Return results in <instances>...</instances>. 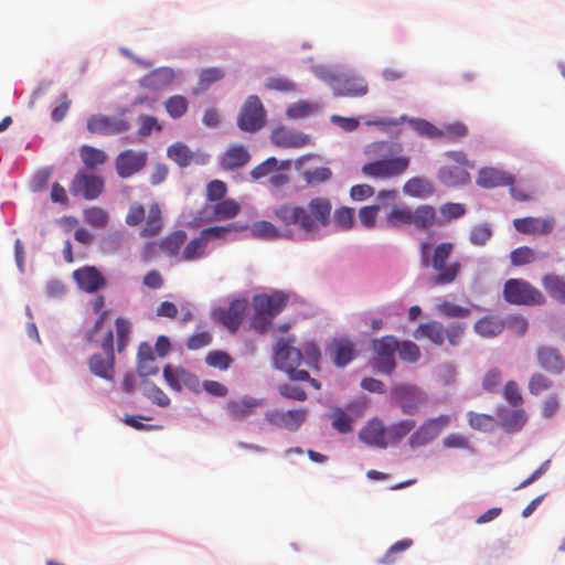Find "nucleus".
I'll return each instance as SVG.
<instances>
[{"instance_id": "1", "label": "nucleus", "mask_w": 565, "mask_h": 565, "mask_svg": "<svg viewBox=\"0 0 565 565\" xmlns=\"http://www.w3.org/2000/svg\"><path fill=\"white\" fill-rule=\"evenodd\" d=\"M331 213L332 204L326 196L311 199L307 206L284 202L273 210V216L280 224L281 230L271 222L260 221L255 224V231L259 236L269 238H292L295 228L307 236H313L320 228L327 227L331 223Z\"/></svg>"}, {"instance_id": "2", "label": "nucleus", "mask_w": 565, "mask_h": 565, "mask_svg": "<svg viewBox=\"0 0 565 565\" xmlns=\"http://www.w3.org/2000/svg\"><path fill=\"white\" fill-rule=\"evenodd\" d=\"M455 245L450 242H441L434 248L428 241L419 244V260L423 268L430 267L436 271L429 278V285L433 287L447 286L452 284L461 271V263L459 260L449 262Z\"/></svg>"}, {"instance_id": "3", "label": "nucleus", "mask_w": 565, "mask_h": 565, "mask_svg": "<svg viewBox=\"0 0 565 565\" xmlns=\"http://www.w3.org/2000/svg\"><path fill=\"white\" fill-rule=\"evenodd\" d=\"M436 209L429 204L418 205L415 210L407 205L394 204L386 215L387 225L399 227L414 225L418 231H427L436 224Z\"/></svg>"}, {"instance_id": "4", "label": "nucleus", "mask_w": 565, "mask_h": 565, "mask_svg": "<svg viewBox=\"0 0 565 565\" xmlns=\"http://www.w3.org/2000/svg\"><path fill=\"white\" fill-rule=\"evenodd\" d=\"M503 297L507 302L518 306H541L546 301L535 286L520 278H510L504 282Z\"/></svg>"}, {"instance_id": "5", "label": "nucleus", "mask_w": 565, "mask_h": 565, "mask_svg": "<svg viewBox=\"0 0 565 565\" xmlns=\"http://www.w3.org/2000/svg\"><path fill=\"white\" fill-rule=\"evenodd\" d=\"M408 156L383 158L362 166L364 177L379 180H391L403 175L409 168Z\"/></svg>"}, {"instance_id": "6", "label": "nucleus", "mask_w": 565, "mask_h": 565, "mask_svg": "<svg viewBox=\"0 0 565 565\" xmlns=\"http://www.w3.org/2000/svg\"><path fill=\"white\" fill-rule=\"evenodd\" d=\"M391 397L401 408L403 414L414 415L418 413L427 401V394L418 386L401 383L392 387Z\"/></svg>"}, {"instance_id": "7", "label": "nucleus", "mask_w": 565, "mask_h": 565, "mask_svg": "<svg viewBox=\"0 0 565 565\" xmlns=\"http://www.w3.org/2000/svg\"><path fill=\"white\" fill-rule=\"evenodd\" d=\"M105 182L99 175L78 170L70 184L73 196H81L87 201L97 199L104 191Z\"/></svg>"}, {"instance_id": "8", "label": "nucleus", "mask_w": 565, "mask_h": 565, "mask_svg": "<svg viewBox=\"0 0 565 565\" xmlns=\"http://www.w3.org/2000/svg\"><path fill=\"white\" fill-rule=\"evenodd\" d=\"M265 125V109L257 96H249L241 108L237 126L246 132H256Z\"/></svg>"}, {"instance_id": "9", "label": "nucleus", "mask_w": 565, "mask_h": 565, "mask_svg": "<svg viewBox=\"0 0 565 565\" xmlns=\"http://www.w3.org/2000/svg\"><path fill=\"white\" fill-rule=\"evenodd\" d=\"M450 424V416L441 414L437 417L426 419L411 436L412 447L424 446L434 440Z\"/></svg>"}, {"instance_id": "10", "label": "nucleus", "mask_w": 565, "mask_h": 565, "mask_svg": "<svg viewBox=\"0 0 565 565\" xmlns=\"http://www.w3.org/2000/svg\"><path fill=\"white\" fill-rule=\"evenodd\" d=\"M162 375L168 386L174 392H181L183 387L195 393L200 391L199 377L183 366L166 365Z\"/></svg>"}, {"instance_id": "11", "label": "nucleus", "mask_w": 565, "mask_h": 565, "mask_svg": "<svg viewBox=\"0 0 565 565\" xmlns=\"http://www.w3.org/2000/svg\"><path fill=\"white\" fill-rule=\"evenodd\" d=\"M148 160V153L143 150H125L120 152L115 160L117 174L122 179H128L141 171Z\"/></svg>"}, {"instance_id": "12", "label": "nucleus", "mask_w": 565, "mask_h": 565, "mask_svg": "<svg viewBox=\"0 0 565 565\" xmlns=\"http://www.w3.org/2000/svg\"><path fill=\"white\" fill-rule=\"evenodd\" d=\"M266 420L275 427L289 431L297 430L307 418V411L300 409H270L265 414Z\"/></svg>"}, {"instance_id": "13", "label": "nucleus", "mask_w": 565, "mask_h": 565, "mask_svg": "<svg viewBox=\"0 0 565 565\" xmlns=\"http://www.w3.org/2000/svg\"><path fill=\"white\" fill-rule=\"evenodd\" d=\"M130 125L125 119L102 114L93 115L87 120V130L94 135H119L128 131Z\"/></svg>"}, {"instance_id": "14", "label": "nucleus", "mask_w": 565, "mask_h": 565, "mask_svg": "<svg viewBox=\"0 0 565 565\" xmlns=\"http://www.w3.org/2000/svg\"><path fill=\"white\" fill-rule=\"evenodd\" d=\"M275 364L284 371H294L302 363V352L291 345L289 340L280 339L275 345Z\"/></svg>"}, {"instance_id": "15", "label": "nucleus", "mask_w": 565, "mask_h": 565, "mask_svg": "<svg viewBox=\"0 0 565 565\" xmlns=\"http://www.w3.org/2000/svg\"><path fill=\"white\" fill-rule=\"evenodd\" d=\"M246 309L247 301L245 299H235L226 309H218L214 315L231 332H236L243 322Z\"/></svg>"}, {"instance_id": "16", "label": "nucleus", "mask_w": 565, "mask_h": 565, "mask_svg": "<svg viewBox=\"0 0 565 565\" xmlns=\"http://www.w3.org/2000/svg\"><path fill=\"white\" fill-rule=\"evenodd\" d=\"M535 358L537 365L553 375H559L565 371V360L558 349L541 345L536 349Z\"/></svg>"}, {"instance_id": "17", "label": "nucleus", "mask_w": 565, "mask_h": 565, "mask_svg": "<svg viewBox=\"0 0 565 565\" xmlns=\"http://www.w3.org/2000/svg\"><path fill=\"white\" fill-rule=\"evenodd\" d=\"M287 302L288 297L284 292L260 294L253 298V308L254 311L265 313L274 319L285 309Z\"/></svg>"}, {"instance_id": "18", "label": "nucleus", "mask_w": 565, "mask_h": 565, "mask_svg": "<svg viewBox=\"0 0 565 565\" xmlns=\"http://www.w3.org/2000/svg\"><path fill=\"white\" fill-rule=\"evenodd\" d=\"M369 92L367 83L355 75H340L333 84V95L335 97H361Z\"/></svg>"}, {"instance_id": "19", "label": "nucleus", "mask_w": 565, "mask_h": 565, "mask_svg": "<svg viewBox=\"0 0 565 565\" xmlns=\"http://www.w3.org/2000/svg\"><path fill=\"white\" fill-rule=\"evenodd\" d=\"M250 160V153L242 143H231L218 157V166L223 170H234L246 166Z\"/></svg>"}, {"instance_id": "20", "label": "nucleus", "mask_w": 565, "mask_h": 565, "mask_svg": "<svg viewBox=\"0 0 565 565\" xmlns=\"http://www.w3.org/2000/svg\"><path fill=\"white\" fill-rule=\"evenodd\" d=\"M339 367L347 366L356 356L353 342L348 338H334L326 348Z\"/></svg>"}, {"instance_id": "21", "label": "nucleus", "mask_w": 565, "mask_h": 565, "mask_svg": "<svg viewBox=\"0 0 565 565\" xmlns=\"http://www.w3.org/2000/svg\"><path fill=\"white\" fill-rule=\"evenodd\" d=\"M270 140L282 148H300L310 143V137L301 131L278 127L271 131Z\"/></svg>"}, {"instance_id": "22", "label": "nucleus", "mask_w": 565, "mask_h": 565, "mask_svg": "<svg viewBox=\"0 0 565 565\" xmlns=\"http://www.w3.org/2000/svg\"><path fill=\"white\" fill-rule=\"evenodd\" d=\"M555 221L553 217H521L513 221L514 228L522 234L547 235L554 230Z\"/></svg>"}, {"instance_id": "23", "label": "nucleus", "mask_w": 565, "mask_h": 565, "mask_svg": "<svg viewBox=\"0 0 565 565\" xmlns=\"http://www.w3.org/2000/svg\"><path fill=\"white\" fill-rule=\"evenodd\" d=\"M73 278L82 290L89 294L96 292L106 285L104 276L94 266L76 269L73 273Z\"/></svg>"}, {"instance_id": "24", "label": "nucleus", "mask_w": 565, "mask_h": 565, "mask_svg": "<svg viewBox=\"0 0 565 565\" xmlns=\"http://www.w3.org/2000/svg\"><path fill=\"white\" fill-rule=\"evenodd\" d=\"M175 78V72L173 68L168 66H162L154 68L143 77H141L138 83L139 86L148 89V90H161L167 88Z\"/></svg>"}, {"instance_id": "25", "label": "nucleus", "mask_w": 565, "mask_h": 565, "mask_svg": "<svg viewBox=\"0 0 565 565\" xmlns=\"http://www.w3.org/2000/svg\"><path fill=\"white\" fill-rule=\"evenodd\" d=\"M262 404V399L245 395L230 399L225 405V412L232 419L241 420L253 415L255 409Z\"/></svg>"}, {"instance_id": "26", "label": "nucleus", "mask_w": 565, "mask_h": 565, "mask_svg": "<svg viewBox=\"0 0 565 565\" xmlns=\"http://www.w3.org/2000/svg\"><path fill=\"white\" fill-rule=\"evenodd\" d=\"M360 439L370 445L379 448H386L388 445L387 433L385 430L382 420L374 418L367 422V424L359 433Z\"/></svg>"}, {"instance_id": "27", "label": "nucleus", "mask_w": 565, "mask_h": 565, "mask_svg": "<svg viewBox=\"0 0 565 565\" xmlns=\"http://www.w3.org/2000/svg\"><path fill=\"white\" fill-rule=\"evenodd\" d=\"M514 177L503 170L495 168H483L477 177V184L481 188L490 189L497 186L514 184Z\"/></svg>"}, {"instance_id": "28", "label": "nucleus", "mask_w": 565, "mask_h": 565, "mask_svg": "<svg viewBox=\"0 0 565 565\" xmlns=\"http://www.w3.org/2000/svg\"><path fill=\"white\" fill-rule=\"evenodd\" d=\"M145 224L140 231V236L145 238H152L158 236L163 227L162 211L158 203H152L148 207L145 217Z\"/></svg>"}, {"instance_id": "29", "label": "nucleus", "mask_w": 565, "mask_h": 565, "mask_svg": "<svg viewBox=\"0 0 565 565\" xmlns=\"http://www.w3.org/2000/svg\"><path fill=\"white\" fill-rule=\"evenodd\" d=\"M207 245L209 243L202 236L201 233L191 241H189L186 244H184V247L180 254V262L184 263H192L198 262L204 257L207 256Z\"/></svg>"}, {"instance_id": "30", "label": "nucleus", "mask_w": 565, "mask_h": 565, "mask_svg": "<svg viewBox=\"0 0 565 565\" xmlns=\"http://www.w3.org/2000/svg\"><path fill=\"white\" fill-rule=\"evenodd\" d=\"M186 241V233L182 230H177L159 242V248L169 257H174L180 262L181 248Z\"/></svg>"}, {"instance_id": "31", "label": "nucleus", "mask_w": 565, "mask_h": 565, "mask_svg": "<svg viewBox=\"0 0 565 565\" xmlns=\"http://www.w3.org/2000/svg\"><path fill=\"white\" fill-rule=\"evenodd\" d=\"M499 417L501 427L508 433L522 429L527 420L526 412L523 408L503 409L499 413Z\"/></svg>"}, {"instance_id": "32", "label": "nucleus", "mask_w": 565, "mask_h": 565, "mask_svg": "<svg viewBox=\"0 0 565 565\" xmlns=\"http://www.w3.org/2000/svg\"><path fill=\"white\" fill-rule=\"evenodd\" d=\"M414 338L417 340L428 339L436 345H441L445 340V328L438 321L420 323L414 331Z\"/></svg>"}, {"instance_id": "33", "label": "nucleus", "mask_w": 565, "mask_h": 565, "mask_svg": "<svg viewBox=\"0 0 565 565\" xmlns=\"http://www.w3.org/2000/svg\"><path fill=\"white\" fill-rule=\"evenodd\" d=\"M542 286L551 298L565 305V278L564 276L551 273L542 277Z\"/></svg>"}, {"instance_id": "34", "label": "nucleus", "mask_w": 565, "mask_h": 565, "mask_svg": "<svg viewBox=\"0 0 565 565\" xmlns=\"http://www.w3.org/2000/svg\"><path fill=\"white\" fill-rule=\"evenodd\" d=\"M88 365L95 375L105 380H111L114 376L115 356H102L95 353L90 356Z\"/></svg>"}, {"instance_id": "35", "label": "nucleus", "mask_w": 565, "mask_h": 565, "mask_svg": "<svg viewBox=\"0 0 565 565\" xmlns=\"http://www.w3.org/2000/svg\"><path fill=\"white\" fill-rule=\"evenodd\" d=\"M212 212L207 216V221H226L235 217L239 212V204L233 200H221L217 204L211 207Z\"/></svg>"}, {"instance_id": "36", "label": "nucleus", "mask_w": 565, "mask_h": 565, "mask_svg": "<svg viewBox=\"0 0 565 565\" xmlns=\"http://www.w3.org/2000/svg\"><path fill=\"white\" fill-rule=\"evenodd\" d=\"M505 328V323L498 317L488 316L478 320L475 330L478 334L492 338L500 334Z\"/></svg>"}, {"instance_id": "37", "label": "nucleus", "mask_w": 565, "mask_h": 565, "mask_svg": "<svg viewBox=\"0 0 565 565\" xmlns=\"http://www.w3.org/2000/svg\"><path fill=\"white\" fill-rule=\"evenodd\" d=\"M403 191L413 198H427L434 193V188L428 180L414 177L404 183Z\"/></svg>"}, {"instance_id": "38", "label": "nucleus", "mask_w": 565, "mask_h": 565, "mask_svg": "<svg viewBox=\"0 0 565 565\" xmlns=\"http://www.w3.org/2000/svg\"><path fill=\"white\" fill-rule=\"evenodd\" d=\"M79 157L87 169L103 166L107 159L105 151L87 145L79 148Z\"/></svg>"}, {"instance_id": "39", "label": "nucleus", "mask_w": 565, "mask_h": 565, "mask_svg": "<svg viewBox=\"0 0 565 565\" xmlns=\"http://www.w3.org/2000/svg\"><path fill=\"white\" fill-rule=\"evenodd\" d=\"M143 395L159 407H168L171 403L169 396L153 382L143 380L141 383Z\"/></svg>"}, {"instance_id": "40", "label": "nucleus", "mask_w": 565, "mask_h": 565, "mask_svg": "<svg viewBox=\"0 0 565 565\" xmlns=\"http://www.w3.org/2000/svg\"><path fill=\"white\" fill-rule=\"evenodd\" d=\"M415 426L416 422L414 419H402L397 423H394L386 430L387 441L391 444L399 443L415 428Z\"/></svg>"}, {"instance_id": "41", "label": "nucleus", "mask_w": 565, "mask_h": 565, "mask_svg": "<svg viewBox=\"0 0 565 565\" xmlns=\"http://www.w3.org/2000/svg\"><path fill=\"white\" fill-rule=\"evenodd\" d=\"M167 156L180 167L189 166L194 157L189 147L182 142L171 145L167 150Z\"/></svg>"}, {"instance_id": "42", "label": "nucleus", "mask_w": 565, "mask_h": 565, "mask_svg": "<svg viewBox=\"0 0 565 565\" xmlns=\"http://www.w3.org/2000/svg\"><path fill=\"white\" fill-rule=\"evenodd\" d=\"M553 387V381L541 372H534L527 382V391L533 396H540Z\"/></svg>"}, {"instance_id": "43", "label": "nucleus", "mask_w": 565, "mask_h": 565, "mask_svg": "<svg viewBox=\"0 0 565 565\" xmlns=\"http://www.w3.org/2000/svg\"><path fill=\"white\" fill-rule=\"evenodd\" d=\"M83 220L86 224L93 227L103 228L107 226L109 216L104 209L99 206H92L84 210Z\"/></svg>"}, {"instance_id": "44", "label": "nucleus", "mask_w": 565, "mask_h": 565, "mask_svg": "<svg viewBox=\"0 0 565 565\" xmlns=\"http://www.w3.org/2000/svg\"><path fill=\"white\" fill-rule=\"evenodd\" d=\"M164 107L171 118L179 119L188 111L189 102L182 95H173L166 100Z\"/></svg>"}, {"instance_id": "45", "label": "nucleus", "mask_w": 565, "mask_h": 565, "mask_svg": "<svg viewBox=\"0 0 565 565\" xmlns=\"http://www.w3.org/2000/svg\"><path fill=\"white\" fill-rule=\"evenodd\" d=\"M373 350L379 356H394L398 349V341L393 335H384L373 341Z\"/></svg>"}, {"instance_id": "46", "label": "nucleus", "mask_w": 565, "mask_h": 565, "mask_svg": "<svg viewBox=\"0 0 565 565\" xmlns=\"http://www.w3.org/2000/svg\"><path fill=\"white\" fill-rule=\"evenodd\" d=\"M205 363L220 371H226L233 363V358L225 351H211L205 356Z\"/></svg>"}, {"instance_id": "47", "label": "nucleus", "mask_w": 565, "mask_h": 565, "mask_svg": "<svg viewBox=\"0 0 565 565\" xmlns=\"http://www.w3.org/2000/svg\"><path fill=\"white\" fill-rule=\"evenodd\" d=\"M302 362L311 367V369H319V363L321 360V351L320 348L315 342H306L302 345Z\"/></svg>"}, {"instance_id": "48", "label": "nucleus", "mask_w": 565, "mask_h": 565, "mask_svg": "<svg viewBox=\"0 0 565 565\" xmlns=\"http://www.w3.org/2000/svg\"><path fill=\"white\" fill-rule=\"evenodd\" d=\"M330 417L332 427L339 433L347 434L352 430V419L342 408L333 407Z\"/></svg>"}, {"instance_id": "49", "label": "nucleus", "mask_w": 565, "mask_h": 565, "mask_svg": "<svg viewBox=\"0 0 565 565\" xmlns=\"http://www.w3.org/2000/svg\"><path fill=\"white\" fill-rule=\"evenodd\" d=\"M413 545V540L404 539L396 543H394L386 553L379 559V562L383 565H392L396 562V555L398 553L405 552Z\"/></svg>"}, {"instance_id": "50", "label": "nucleus", "mask_w": 565, "mask_h": 565, "mask_svg": "<svg viewBox=\"0 0 565 565\" xmlns=\"http://www.w3.org/2000/svg\"><path fill=\"white\" fill-rule=\"evenodd\" d=\"M492 236V228L489 224L475 225L469 233V242L475 246H483Z\"/></svg>"}, {"instance_id": "51", "label": "nucleus", "mask_w": 565, "mask_h": 565, "mask_svg": "<svg viewBox=\"0 0 565 565\" xmlns=\"http://www.w3.org/2000/svg\"><path fill=\"white\" fill-rule=\"evenodd\" d=\"M502 395L503 398L513 407H518L524 402L519 384L513 380H510L504 384Z\"/></svg>"}, {"instance_id": "52", "label": "nucleus", "mask_w": 565, "mask_h": 565, "mask_svg": "<svg viewBox=\"0 0 565 565\" xmlns=\"http://www.w3.org/2000/svg\"><path fill=\"white\" fill-rule=\"evenodd\" d=\"M437 311L439 315L448 318H462L470 313L468 308L455 305L447 300H441L437 305Z\"/></svg>"}, {"instance_id": "53", "label": "nucleus", "mask_w": 565, "mask_h": 565, "mask_svg": "<svg viewBox=\"0 0 565 565\" xmlns=\"http://www.w3.org/2000/svg\"><path fill=\"white\" fill-rule=\"evenodd\" d=\"M467 416L469 425L475 429L491 430L494 427L495 419L491 415L469 412Z\"/></svg>"}, {"instance_id": "54", "label": "nucleus", "mask_w": 565, "mask_h": 565, "mask_svg": "<svg viewBox=\"0 0 565 565\" xmlns=\"http://www.w3.org/2000/svg\"><path fill=\"white\" fill-rule=\"evenodd\" d=\"M510 259L513 266L527 265L535 260V252L529 246H521L511 252Z\"/></svg>"}, {"instance_id": "55", "label": "nucleus", "mask_w": 565, "mask_h": 565, "mask_svg": "<svg viewBox=\"0 0 565 565\" xmlns=\"http://www.w3.org/2000/svg\"><path fill=\"white\" fill-rule=\"evenodd\" d=\"M440 140L447 139L449 141H457L467 135L468 129L462 122H452L440 128Z\"/></svg>"}, {"instance_id": "56", "label": "nucleus", "mask_w": 565, "mask_h": 565, "mask_svg": "<svg viewBox=\"0 0 565 565\" xmlns=\"http://www.w3.org/2000/svg\"><path fill=\"white\" fill-rule=\"evenodd\" d=\"M224 72L220 67H209L201 71L199 75V85L202 89H206L211 84L221 81Z\"/></svg>"}, {"instance_id": "57", "label": "nucleus", "mask_w": 565, "mask_h": 565, "mask_svg": "<svg viewBox=\"0 0 565 565\" xmlns=\"http://www.w3.org/2000/svg\"><path fill=\"white\" fill-rule=\"evenodd\" d=\"M117 335V351L122 352L127 345L130 333V323L124 318H117L115 321Z\"/></svg>"}, {"instance_id": "58", "label": "nucleus", "mask_w": 565, "mask_h": 565, "mask_svg": "<svg viewBox=\"0 0 565 565\" xmlns=\"http://www.w3.org/2000/svg\"><path fill=\"white\" fill-rule=\"evenodd\" d=\"M380 205H365L359 210L360 223L366 228H373L376 224Z\"/></svg>"}, {"instance_id": "59", "label": "nucleus", "mask_w": 565, "mask_h": 565, "mask_svg": "<svg viewBox=\"0 0 565 565\" xmlns=\"http://www.w3.org/2000/svg\"><path fill=\"white\" fill-rule=\"evenodd\" d=\"M354 210L348 206H341L334 211V223L343 228L350 230L353 227Z\"/></svg>"}, {"instance_id": "60", "label": "nucleus", "mask_w": 565, "mask_h": 565, "mask_svg": "<svg viewBox=\"0 0 565 565\" xmlns=\"http://www.w3.org/2000/svg\"><path fill=\"white\" fill-rule=\"evenodd\" d=\"M397 350L401 360L406 362H416L420 356L419 347L411 341H404L401 345L398 344Z\"/></svg>"}, {"instance_id": "61", "label": "nucleus", "mask_w": 565, "mask_h": 565, "mask_svg": "<svg viewBox=\"0 0 565 565\" xmlns=\"http://www.w3.org/2000/svg\"><path fill=\"white\" fill-rule=\"evenodd\" d=\"M277 166H278V160L275 157H270V158L266 159L265 161H263L262 163H259L258 166H256L250 171V177L254 180H259L264 177H267L273 171H275L277 169Z\"/></svg>"}, {"instance_id": "62", "label": "nucleus", "mask_w": 565, "mask_h": 565, "mask_svg": "<svg viewBox=\"0 0 565 565\" xmlns=\"http://www.w3.org/2000/svg\"><path fill=\"white\" fill-rule=\"evenodd\" d=\"M145 217L146 209L143 205L139 202H134L128 209L125 221L129 226H137L143 222Z\"/></svg>"}, {"instance_id": "63", "label": "nucleus", "mask_w": 565, "mask_h": 565, "mask_svg": "<svg viewBox=\"0 0 565 565\" xmlns=\"http://www.w3.org/2000/svg\"><path fill=\"white\" fill-rule=\"evenodd\" d=\"M226 184L221 180H213L207 183L206 199L211 202L221 201L226 195Z\"/></svg>"}, {"instance_id": "64", "label": "nucleus", "mask_w": 565, "mask_h": 565, "mask_svg": "<svg viewBox=\"0 0 565 565\" xmlns=\"http://www.w3.org/2000/svg\"><path fill=\"white\" fill-rule=\"evenodd\" d=\"M139 129L138 134L141 137H148L151 135L153 130L160 131L161 126L158 124V120L153 116L142 115L138 118Z\"/></svg>"}]
</instances>
